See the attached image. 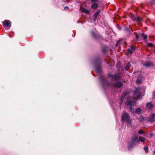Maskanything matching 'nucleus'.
Here are the masks:
<instances>
[{"instance_id": "f257e3e1", "label": "nucleus", "mask_w": 155, "mask_h": 155, "mask_svg": "<svg viewBox=\"0 0 155 155\" xmlns=\"http://www.w3.org/2000/svg\"><path fill=\"white\" fill-rule=\"evenodd\" d=\"M121 121L123 122H126L127 126L131 127L132 126L131 122L132 120L130 119L129 114L125 111H124L121 115Z\"/></svg>"}, {"instance_id": "f03ea898", "label": "nucleus", "mask_w": 155, "mask_h": 155, "mask_svg": "<svg viewBox=\"0 0 155 155\" xmlns=\"http://www.w3.org/2000/svg\"><path fill=\"white\" fill-rule=\"evenodd\" d=\"M139 144V141L137 137H132L128 142V148L129 149H132Z\"/></svg>"}, {"instance_id": "7ed1b4c3", "label": "nucleus", "mask_w": 155, "mask_h": 155, "mask_svg": "<svg viewBox=\"0 0 155 155\" xmlns=\"http://www.w3.org/2000/svg\"><path fill=\"white\" fill-rule=\"evenodd\" d=\"M140 90L139 89L137 88L134 91V94L133 95V98L134 99H137L140 98L141 95V93L140 92Z\"/></svg>"}, {"instance_id": "20e7f679", "label": "nucleus", "mask_w": 155, "mask_h": 155, "mask_svg": "<svg viewBox=\"0 0 155 155\" xmlns=\"http://www.w3.org/2000/svg\"><path fill=\"white\" fill-rule=\"evenodd\" d=\"M136 103L135 101H129L127 100V101L126 104L127 106L130 109V110L131 111H133V109L132 108V107L134 105L136 104Z\"/></svg>"}, {"instance_id": "39448f33", "label": "nucleus", "mask_w": 155, "mask_h": 155, "mask_svg": "<svg viewBox=\"0 0 155 155\" xmlns=\"http://www.w3.org/2000/svg\"><path fill=\"white\" fill-rule=\"evenodd\" d=\"M3 25L5 28L8 29L7 27L10 28L11 27V22L10 21L5 20L3 22Z\"/></svg>"}, {"instance_id": "423d86ee", "label": "nucleus", "mask_w": 155, "mask_h": 155, "mask_svg": "<svg viewBox=\"0 0 155 155\" xmlns=\"http://www.w3.org/2000/svg\"><path fill=\"white\" fill-rule=\"evenodd\" d=\"M109 76L112 77V78L116 80H117L120 79L121 77L120 74L111 75L109 74Z\"/></svg>"}, {"instance_id": "0eeeda50", "label": "nucleus", "mask_w": 155, "mask_h": 155, "mask_svg": "<svg viewBox=\"0 0 155 155\" xmlns=\"http://www.w3.org/2000/svg\"><path fill=\"white\" fill-rule=\"evenodd\" d=\"M130 16L133 21H139L140 20V18L137 17H136L134 14H130Z\"/></svg>"}, {"instance_id": "6e6552de", "label": "nucleus", "mask_w": 155, "mask_h": 155, "mask_svg": "<svg viewBox=\"0 0 155 155\" xmlns=\"http://www.w3.org/2000/svg\"><path fill=\"white\" fill-rule=\"evenodd\" d=\"M148 120L151 122H153L155 121V114H151L150 117L148 119Z\"/></svg>"}, {"instance_id": "1a4fd4ad", "label": "nucleus", "mask_w": 155, "mask_h": 155, "mask_svg": "<svg viewBox=\"0 0 155 155\" xmlns=\"http://www.w3.org/2000/svg\"><path fill=\"white\" fill-rule=\"evenodd\" d=\"M100 12V11L98 10L95 13V14L93 16V19L94 21H95L96 20L97 16L99 14Z\"/></svg>"}, {"instance_id": "9d476101", "label": "nucleus", "mask_w": 155, "mask_h": 155, "mask_svg": "<svg viewBox=\"0 0 155 155\" xmlns=\"http://www.w3.org/2000/svg\"><path fill=\"white\" fill-rule=\"evenodd\" d=\"M123 84L121 82H116L114 84V86L115 87L119 88L121 87Z\"/></svg>"}, {"instance_id": "9b49d317", "label": "nucleus", "mask_w": 155, "mask_h": 155, "mask_svg": "<svg viewBox=\"0 0 155 155\" xmlns=\"http://www.w3.org/2000/svg\"><path fill=\"white\" fill-rule=\"evenodd\" d=\"M142 110L140 108H137L135 109V113L138 114H140L141 113Z\"/></svg>"}, {"instance_id": "f8f14e48", "label": "nucleus", "mask_w": 155, "mask_h": 155, "mask_svg": "<svg viewBox=\"0 0 155 155\" xmlns=\"http://www.w3.org/2000/svg\"><path fill=\"white\" fill-rule=\"evenodd\" d=\"M98 5V4L96 3H94L91 5V7L93 9H96Z\"/></svg>"}, {"instance_id": "ddd939ff", "label": "nucleus", "mask_w": 155, "mask_h": 155, "mask_svg": "<svg viewBox=\"0 0 155 155\" xmlns=\"http://www.w3.org/2000/svg\"><path fill=\"white\" fill-rule=\"evenodd\" d=\"M153 107L152 104L151 102L147 103L146 105V107L147 108L150 109Z\"/></svg>"}, {"instance_id": "4468645a", "label": "nucleus", "mask_w": 155, "mask_h": 155, "mask_svg": "<svg viewBox=\"0 0 155 155\" xmlns=\"http://www.w3.org/2000/svg\"><path fill=\"white\" fill-rule=\"evenodd\" d=\"M134 48L133 47L131 46L130 47V48L128 49V51L130 54H131L133 53V51H134Z\"/></svg>"}, {"instance_id": "2eb2a0df", "label": "nucleus", "mask_w": 155, "mask_h": 155, "mask_svg": "<svg viewBox=\"0 0 155 155\" xmlns=\"http://www.w3.org/2000/svg\"><path fill=\"white\" fill-rule=\"evenodd\" d=\"M145 140V138L144 137H139V141H140L141 142H143Z\"/></svg>"}, {"instance_id": "dca6fc26", "label": "nucleus", "mask_w": 155, "mask_h": 155, "mask_svg": "<svg viewBox=\"0 0 155 155\" xmlns=\"http://www.w3.org/2000/svg\"><path fill=\"white\" fill-rule=\"evenodd\" d=\"M130 62H128L126 65V66L125 67V70L127 71L130 68Z\"/></svg>"}, {"instance_id": "f3484780", "label": "nucleus", "mask_w": 155, "mask_h": 155, "mask_svg": "<svg viewBox=\"0 0 155 155\" xmlns=\"http://www.w3.org/2000/svg\"><path fill=\"white\" fill-rule=\"evenodd\" d=\"M125 96V95H122L121 97L120 98V107H121V104H122V102H123Z\"/></svg>"}, {"instance_id": "a211bd4d", "label": "nucleus", "mask_w": 155, "mask_h": 155, "mask_svg": "<svg viewBox=\"0 0 155 155\" xmlns=\"http://www.w3.org/2000/svg\"><path fill=\"white\" fill-rule=\"evenodd\" d=\"M141 35L144 39H146L147 36L146 35H145L143 33H141Z\"/></svg>"}, {"instance_id": "6ab92c4d", "label": "nucleus", "mask_w": 155, "mask_h": 155, "mask_svg": "<svg viewBox=\"0 0 155 155\" xmlns=\"http://www.w3.org/2000/svg\"><path fill=\"white\" fill-rule=\"evenodd\" d=\"M143 149L146 153H147L148 151V148L147 147H144Z\"/></svg>"}, {"instance_id": "aec40b11", "label": "nucleus", "mask_w": 155, "mask_h": 155, "mask_svg": "<svg viewBox=\"0 0 155 155\" xmlns=\"http://www.w3.org/2000/svg\"><path fill=\"white\" fill-rule=\"evenodd\" d=\"M143 65L144 66L147 67H149L151 66L150 64L149 63H147L144 64Z\"/></svg>"}, {"instance_id": "412c9836", "label": "nucleus", "mask_w": 155, "mask_h": 155, "mask_svg": "<svg viewBox=\"0 0 155 155\" xmlns=\"http://www.w3.org/2000/svg\"><path fill=\"white\" fill-rule=\"evenodd\" d=\"M82 12H85L87 13H88L89 12V11L86 9H84L82 11Z\"/></svg>"}, {"instance_id": "4be33fe9", "label": "nucleus", "mask_w": 155, "mask_h": 155, "mask_svg": "<svg viewBox=\"0 0 155 155\" xmlns=\"http://www.w3.org/2000/svg\"><path fill=\"white\" fill-rule=\"evenodd\" d=\"M138 133L140 135H141L144 133V132H143L142 130H139L138 131Z\"/></svg>"}, {"instance_id": "5701e85b", "label": "nucleus", "mask_w": 155, "mask_h": 155, "mask_svg": "<svg viewBox=\"0 0 155 155\" xmlns=\"http://www.w3.org/2000/svg\"><path fill=\"white\" fill-rule=\"evenodd\" d=\"M142 81V80L141 79H137L136 81L137 83H140Z\"/></svg>"}, {"instance_id": "b1692460", "label": "nucleus", "mask_w": 155, "mask_h": 155, "mask_svg": "<svg viewBox=\"0 0 155 155\" xmlns=\"http://www.w3.org/2000/svg\"><path fill=\"white\" fill-rule=\"evenodd\" d=\"M148 47H152L153 46V44L151 43H148L147 44Z\"/></svg>"}, {"instance_id": "393cba45", "label": "nucleus", "mask_w": 155, "mask_h": 155, "mask_svg": "<svg viewBox=\"0 0 155 155\" xmlns=\"http://www.w3.org/2000/svg\"><path fill=\"white\" fill-rule=\"evenodd\" d=\"M151 3L153 5L155 4V0H151Z\"/></svg>"}, {"instance_id": "a878e982", "label": "nucleus", "mask_w": 155, "mask_h": 155, "mask_svg": "<svg viewBox=\"0 0 155 155\" xmlns=\"http://www.w3.org/2000/svg\"><path fill=\"white\" fill-rule=\"evenodd\" d=\"M64 9L65 10H68V9H69V8L68 6H66V7H64Z\"/></svg>"}, {"instance_id": "bb28decb", "label": "nucleus", "mask_w": 155, "mask_h": 155, "mask_svg": "<svg viewBox=\"0 0 155 155\" xmlns=\"http://www.w3.org/2000/svg\"><path fill=\"white\" fill-rule=\"evenodd\" d=\"M153 97L155 98V91H154L153 92Z\"/></svg>"}, {"instance_id": "cd10ccee", "label": "nucleus", "mask_w": 155, "mask_h": 155, "mask_svg": "<svg viewBox=\"0 0 155 155\" xmlns=\"http://www.w3.org/2000/svg\"><path fill=\"white\" fill-rule=\"evenodd\" d=\"M98 0H91V2H97Z\"/></svg>"}, {"instance_id": "c85d7f7f", "label": "nucleus", "mask_w": 155, "mask_h": 155, "mask_svg": "<svg viewBox=\"0 0 155 155\" xmlns=\"http://www.w3.org/2000/svg\"><path fill=\"white\" fill-rule=\"evenodd\" d=\"M125 30L127 31H129V30L128 28H125Z\"/></svg>"}, {"instance_id": "c756f323", "label": "nucleus", "mask_w": 155, "mask_h": 155, "mask_svg": "<svg viewBox=\"0 0 155 155\" xmlns=\"http://www.w3.org/2000/svg\"><path fill=\"white\" fill-rule=\"evenodd\" d=\"M119 42H120V41H118L117 42V44L116 45V46H117L118 45H119Z\"/></svg>"}, {"instance_id": "7c9ffc66", "label": "nucleus", "mask_w": 155, "mask_h": 155, "mask_svg": "<svg viewBox=\"0 0 155 155\" xmlns=\"http://www.w3.org/2000/svg\"><path fill=\"white\" fill-rule=\"evenodd\" d=\"M96 72H97H97H98V70H97V69H96Z\"/></svg>"}, {"instance_id": "2f4dec72", "label": "nucleus", "mask_w": 155, "mask_h": 155, "mask_svg": "<svg viewBox=\"0 0 155 155\" xmlns=\"http://www.w3.org/2000/svg\"><path fill=\"white\" fill-rule=\"evenodd\" d=\"M141 119L142 120H144V117H142L141 118Z\"/></svg>"}, {"instance_id": "473e14b6", "label": "nucleus", "mask_w": 155, "mask_h": 155, "mask_svg": "<svg viewBox=\"0 0 155 155\" xmlns=\"http://www.w3.org/2000/svg\"><path fill=\"white\" fill-rule=\"evenodd\" d=\"M154 153L155 154V151H154Z\"/></svg>"}]
</instances>
